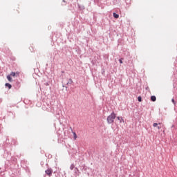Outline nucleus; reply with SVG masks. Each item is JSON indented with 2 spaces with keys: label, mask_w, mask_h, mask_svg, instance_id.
Instances as JSON below:
<instances>
[{
  "label": "nucleus",
  "mask_w": 177,
  "mask_h": 177,
  "mask_svg": "<svg viewBox=\"0 0 177 177\" xmlns=\"http://www.w3.org/2000/svg\"><path fill=\"white\" fill-rule=\"evenodd\" d=\"M115 113L112 112L110 115L107 117L106 121L108 124H113L114 122V120H115Z\"/></svg>",
  "instance_id": "1"
},
{
  "label": "nucleus",
  "mask_w": 177,
  "mask_h": 177,
  "mask_svg": "<svg viewBox=\"0 0 177 177\" xmlns=\"http://www.w3.org/2000/svg\"><path fill=\"white\" fill-rule=\"evenodd\" d=\"M118 3V0H106V4L108 6H110V5H117Z\"/></svg>",
  "instance_id": "2"
},
{
  "label": "nucleus",
  "mask_w": 177,
  "mask_h": 177,
  "mask_svg": "<svg viewBox=\"0 0 177 177\" xmlns=\"http://www.w3.org/2000/svg\"><path fill=\"white\" fill-rule=\"evenodd\" d=\"M46 175H48V176H52V173L53 172V170L52 169H48L45 171Z\"/></svg>",
  "instance_id": "3"
},
{
  "label": "nucleus",
  "mask_w": 177,
  "mask_h": 177,
  "mask_svg": "<svg viewBox=\"0 0 177 177\" xmlns=\"http://www.w3.org/2000/svg\"><path fill=\"white\" fill-rule=\"evenodd\" d=\"M12 77H19V72H11L10 75Z\"/></svg>",
  "instance_id": "4"
},
{
  "label": "nucleus",
  "mask_w": 177,
  "mask_h": 177,
  "mask_svg": "<svg viewBox=\"0 0 177 177\" xmlns=\"http://www.w3.org/2000/svg\"><path fill=\"white\" fill-rule=\"evenodd\" d=\"M117 119L118 120V121H120V122H125V121L124 120V118H122V117H120V116H118L117 117Z\"/></svg>",
  "instance_id": "5"
},
{
  "label": "nucleus",
  "mask_w": 177,
  "mask_h": 177,
  "mask_svg": "<svg viewBox=\"0 0 177 177\" xmlns=\"http://www.w3.org/2000/svg\"><path fill=\"white\" fill-rule=\"evenodd\" d=\"M151 102H156V100H157V98L156 97V95H151Z\"/></svg>",
  "instance_id": "6"
},
{
  "label": "nucleus",
  "mask_w": 177,
  "mask_h": 177,
  "mask_svg": "<svg viewBox=\"0 0 177 177\" xmlns=\"http://www.w3.org/2000/svg\"><path fill=\"white\" fill-rule=\"evenodd\" d=\"M47 106L48 107L46 108V109L44 110H46V111H52V108L50 107V105L48 104Z\"/></svg>",
  "instance_id": "7"
},
{
  "label": "nucleus",
  "mask_w": 177,
  "mask_h": 177,
  "mask_svg": "<svg viewBox=\"0 0 177 177\" xmlns=\"http://www.w3.org/2000/svg\"><path fill=\"white\" fill-rule=\"evenodd\" d=\"M77 6L80 10H84L85 9V6H80V4H78Z\"/></svg>",
  "instance_id": "8"
},
{
  "label": "nucleus",
  "mask_w": 177,
  "mask_h": 177,
  "mask_svg": "<svg viewBox=\"0 0 177 177\" xmlns=\"http://www.w3.org/2000/svg\"><path fill=\"white\" fill-rule=\"evenodd\" d=\"M113 16L115 19H118V17H120V15L115 12H113Z\"/></svg>",
  "instance_id": "9"
},
{
  "label": "nucleus",
  "mask_w": 177,
  "mask_h": 177,
  "mask_svg": "<svg viewBox=\"0 0 177 177\" xmlns=\"http://www.w3.org/2000/svg\"><path fill=\"white\" fill-rule=\"evenodd\" d=\"M6 86H8V89H12V84L9 83H6Z\"/></svg>",
  "instance_id": "10"
},
{
  "label": "nucleus",
  "mask_w": 177,
  "mask_h": 177,
  "mask_svg": "<svg viewBox=\"0 0 177 177\" xmlns=\"http://www.w3.org/2000/svg\"><path fill=\"white\" fill-rule=\"evenodd\" d=\"M71 84H73V80L69 79L68 82L66 83V85L70 86V85H71Z\"/></svg>",
  "instance_id": "11"
},
{
  "label": "nucleus",
  "mask_w": 177,
  "mask_h": 177,
  "mask_svg": "<svg viewBox=\"0 0 177 177\" xmlns=\"http://www.w3.org/2000/svg\"><path fill=\"white\" fill-rule=\"evenodd\" d=\"M75 174H76V175H80V170L77 167L75 168Z\"/></svg>",
  "instance_id": "12"
},
{
  "label": "nucleus",
  "mask_w": 177,
  "mask_h": 177,
  "mask_svg": "<svg viewBox=\"0 0 177 177\" xmlns=\"http://www.w3.org/2000/svg\"><path fill=\"white\" fill-rule=\"evenodd\" d=\"M7 80L10 82H12V77H10V75H8V76H7Z\"/></svg>",
  "instance_id": "13"
},
{
  "label": "nucleus",
  "mask_w": 177,
  "mask_h": 177,
  "mask_svg": "<svg viewBox=\"0 0 177 177\" xmlns=\"http://www.w3.org/2000/svg\"><path fill=\"white\" fill-rule=\"evenodd\" d=\"M75 167V166L74 165V164L71 165V166H70V169H71V171H73V169H74Z\"/></svg>",
  "instance_id": "14"
},
{
  "label": "nucleus",
  "mask_w": 177,
  "mask_h": 177,
  "mask_svg": "<svg viewBox=\"0 0 177 177\" xmlns=\"http://www.w3.org/2000/svg\"><path fill=\"white\" fill-rule=\"evenodd\" d=\"M45 86H49V85H50V82H47L46 83H44Z\"/></svg>",
  "instance_id": "15"
},
{
  "label": "nucleus",
  "mask_w": 177,
  "mask_h": 177,
  "mask_svg": "<svg viewBox=\"0 0 177 177\" xmlns=\"http://www.w3.org/2000/svg\"><path fill=\"white\" fill-rule=\"evenodd\" d=\"M171 102H172L173 104H174V106L176 105V102H175V100L174 98L171 99Z\"/></svg>",
  "instance_id": "16"
},
{
  "label": "nucleus",
  "mask_w": 177,
  "mask_h": 177,
  "mask_svg": "<svg viewBox=\"0 0 177 177\" xmlns=\"http://www.w3.org/2000/svg\"><path fill=\"white\" fill-rule=\"evenodd\" d=\"M73 138L75 140V139H77V133H75V132H73Z\"/></svg>",
  "instance_id": "17"
},
{
  "label": "nucleus",
  "mask_w": 177,
  "mask_h": 177,
  "mask_svg": "<svg viewBox=\"0 0 177 177\" xmlns=\"http://www.w3.org/2000/svg\"><path fill=\"white\" fill-rule=\"evenodd\" d=\"M138 100L139 102H142V97H141V96H139V97H138Z\"/></svg>",
  "instance_id": "18"
},
{
  "label": "nucleus",
  "mask_w": 177,
  "mask_h": 177,
  "mask_svg": "<svg viewBox=\"0 0 177 177\" xmlns=\"http://www.w3.org/2000/svg\"><path fill=\"white\" fill-rule=\"evenodd\" d=\"M158 126V123H153V127H156Z\"/></svg>",
  "instance_id": "19"
},
{
  "label": "nucleus",
  "mask_w": 177,
  "mask_h": 177,
  "mask_svg": "<svg viewBox=\"0 0 177 177\" xmlns=\"http://www.w3.org/2000/svg\"><path fill=\"white\" fill-rule=\"evenodd\" d=\"M119 63H120V64H122V58H120L119 59Z\"/></svg>",
  "instance_id": "20"
},
{
  "label": "nucleus",
  "mask_w": 177,
  "mask_h": 177,
  "mask_svg": "<svg viewBox=\"0 0 177 177\" xmlns=\"http://www.w3.org/2000/svg\"><path fill=\"white\" fill-rule=\"evenodd\" d=\"M158 129H161V127L158 126Z\"/></svg>",
  "instance_id": "21"
},
{
  "label": "nucleus",
  "mask_w": 177,
  "mask_h": 177,
  "mask_svg": "<svg viewBox=\"0 0 177 177\" xmlns=\"http://www.w3.org/2000/svg\"><path fill=\"white\" fill-rule=\"evenodd\" d=\"M83 170H84V171H86V168L84 167V168H83Z\"/></svg>",
  "instance_id": "22"
},
{
  "label": "nucleus",
  "mask_w": 177,
  "mask_h": 177,
  "mask_svg": "<svg viewBox=\"0 0 177 177\" xmlns=\"http://www.w3.org/2000/svg\"><path fill=\"white\" fill-rule=\"evenodd\" d=\"M71 131H73V128L72 127H71Z\"/></svg>",
  "instance_id": "23"
},
{
  "label": "nucleus",
  "mask_w": 177,
  "mask_h": 177,
  "mask_svg": "<svg viewBox=\"0 0 177 177\" xmlns=\"http://www.w3.org/2000/svg\"><path fill=\"white\" fill-rule=\"evenodd\" d=\"M87 175L89 176V173H87Z\"/></svg>",
  "instance_id": "24"
},
{
  "label": "nucleus",
  "mask_w": 177,
  "mask_h": 177,
  "mask_svg": "<svg viewBox=\"0 0 177 177\" xmlns=\"http://www.w3.org/2000/svg\"><path fill=\"white\" fill-rule=\"evenodd\" d=\"M63 2H66V1L63 0Z\"/></svg>",
  "instance_id": "25"
}]
</instances>
